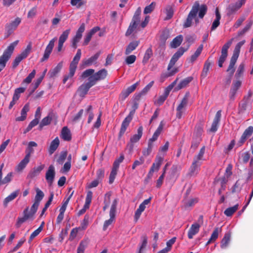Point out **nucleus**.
<instances>
[{"instance_id":"obj_41","label":"nucleus","mask_w":253,"mask_h":253,"mask_svg":"<svg viewBox=\"0 0 253 253\" xmlns=\"http://www.w3.org/2000/svg\"><path fill=\"white\" fill-rule=\"evenodd\" d=\"M92 110L93 108L91 105L87 106L86 108L85 109V114L88 116V124H90L94 118V114L93 113Z\"/></svg>"},{"instance_id":"obj_25","label":"nucleus","mask_w":253,"mask_h":253,"mask_svg":"<svg viewBox=\"0 0 253 253\" xmlns=\"http://www.w3.org/2000/svg\"><path fill=\"white\" fill-rule=\"evenodd\" d=\"M200 227V225L197 223H194L191 225L188 233V237L189 239H192L194 236L199 232Z\"/></svg>"},{"instance_id":"obj_49","label":"nucleus","mask_w":253,"mask_h":253,"mask_svg":"<svg viewBox=\"0 0 253 253\" xmlns=\"http://www.w3.org/2000/svg\"><path fill=\"white\" fill-rule=\"evenodd\" d=\"M230 235L226 234L221 242V248L222 249L226 248L230 241Z\"/></svg>"},{"instance_id":"obj_21","label":"nucleus","mask_w":253,"mask_h":253,"mask_svg":"<svg viewBox=\"0 0 253 253\" xmlns=\"http://www.w3.org/2000/svg\"><path fill=\"white\" fill-rule=\"evenodd\" d=\"M100 28L98 27H94L91 29L88 32H87L84 36V41L83 43V45H86L90 42L92 36L96 32L100 30Z\"/></svg>"},{"instance_id":"obj_4","label":"nucleus","mask_w":253,"mask_h":253,"mask_svg":"<svg viewBox=\"0 0 253 253\" xmlns=\"http://www.w3.org/2000/svg\"><path fill=\"white\" fill-rule=\"evenodd\" d=\"M245 43V41L243 40L239 42L235 46L233 54L230 59L229 65L226 71L230 74L231 76L233 75L235 72L234 66L239 56L241 47Z\"/></svg>"},{"instance_id":"obj_17","label":"nucleus","mask_w":253,"mask_h":253,"mask_svg":"<svg viewBox=\"0 0 253 253\" xmlns=\"http://www.w3.org/2000/svg\"><path fill=\"white\" fill-rule=\"evenodd\" d=\"M94 85V83L88 80L86 83L82 84L78 88V91L81 97H84L87 93L89 89Z\"/></svg>"},{"instance_id":"obj_13","label":"nucleus","mask_w":253,"mask_h":253,"mask_svg":"<svg viewBox=\"0 0 253 253\" xmlns=\"http://www.w3.org/2000/svg\"><path fill=\"white\" fill-rule=\"evenodd\" d=\"M56 39V38L55 37L49 41L48 45L45 48L43 55L41 59V62H43L48 59L50 54L52 51L53 48L54 46V42Z\"/></svg>"},{"instance_id":"obj_39","label":"nucleus","mask_w":253,"mask_h":253,"mask_svg":"<svg viewBox=\"0 0 253 253\" xmlns=\"http://www.w3.org/2000/svg\"><path fill=\"white\" fill-rule=\"evenodd\" d=\"M203 49V45L201 44L197 48L196 51L194 52L193 54H192L190 58V62L192 63H194L197 59V58L201 54Z\"/></svg>"},{"instance_id":"obj_27","label":"nucleus","mask_w":253,"mask_h":253,"mask_svg":"<svg viewBox=\"0 0 253 253\" xmlns=\"http://www.w3.org/2000/svg\"><path fill=\"white\" fill-rule=\"evenodd\" d=\"M138 84L139 83L137 82L131 86L128 87L126 90L123 91L121 94V97L123 99L126 98L131 92L135 90Z\"/></svg>"},{"instance_id":"obj_24","label":"nucleus","mask_w":253,"mask_h":253,"mask_svg":"<svg viewBox=\"0 0 253 253\" xmlns=\"http://www.w3.org/2000/svg\"><path fill=\"white\" fill-rule=\"evenodd\" d=\"M30 153L27 154L25 158L17 166L15 170L17 172L22 171L26 167L30 161Z\"/></svg>"},{"instance_id":"obj_40","label":"nucleus","mask_w":253,"mask_h":253,"mask_svg":"<svg viewBox=\"0 0 253 253\" xmlns=\"http://www.w3.org/2000/svg\"><path fill=\"white\" fill-rule=\"evenodd\" d=\"M183 41V36L178 35L173 39L170 42V47L171 48H176L179 46Z\"/></svg>"},{"instance_id":"obj_54","label":"nucleus","mask_w":253,"mask_h":253,"mask_svg":"<svg viewBox=\"0 0 253 253\" xmlns=\"http://www.w3.org/2000/svg\"><path fill=\"white\" fill-rule=\"evenodd\" d=\"M36 75V70H33L32 72L28 76V77L23 80V84H30L32 79L34 78L35 76Z\"/></svg>"},{"instance_id":"obj_61","label":"nucleus","mask_w":253,"mask_h":253,"mask_svg":"<svg viewBox=\"0 0 253 253\" xmlns=\"http://www.w3.org/2000/svg\"><path fill=\"white\" fill-rule=\"evenodd\" d=\"M232 168H233L232 165L231 164H229L226 169L225 172L224 173V175H225V176L226 177V178H229L232 175Z\"/></svg>"},{"instance_id":"obj_15","label":"nucleus","mask_w":253,"mask_h":253,"mask_svg":"<svg viewBox=\"0 0 253 253\" xmlns=\"http://www.w3.org/2000/svg\"><path fill=\"white\" fill-rule=\"evenodd\" d=\"M70 29H67L63 31L61 35L60 36L58 42L57 50L60 52L62 50L63 44L68 39L69 35L70 33Z\"/></svg>"},{"instance_id":"obj_22","label":"nucleus","mask_w":253,"mask_h":253,"mask_svg":"<svg viewBox=\"0 0 253 253\" xmlns=\"http://www.w3.org/2000/svg\"><path fill=\"white\" fill-rule=\"evenodd\" d=\"M44 165L41 164L38 167L32 169L27 175L28 178H34L40 174L42 170L44 168Z\"/></svg>"},{"instance_id":"obj_19","label":"nucleus","mask_w":253,"mask_h":253,"mask_svg":"<svg viewBox=\"0 0 253 253\" xmlns=\"http://www.w3.org/2000/svg\"><path fill=\"white\" fill-rule=\"evenodd\" d=\"M253 133V126H250L247 129H245L242 135L241 136L239 141H238L237 145L239 146H241L247 139L250 137Z\"/></svg>"},{"instance_id":"obj_59","label":"nucleus","mask_w":253,"mask_h":253,"mask_svg":"<svg viewBox=\"0 0 253 253\" xmlns=\"http://www.w3.org/2000/svg\"><path fill=\"white\" fill-rule=\"evenodd\" d=\"M144 161H145V159L143 158V157H142V156L140 157L139 158V160H135L134 162V163L132 166V169H134L136 168V167L142 165L144 163Z\"/></svg>"},{"instance_id":"obj_47","label":"nucleus","mask_w":253,"mask_h":253,"mask_svg":"<svg viewBox=\"0 0 253 253\" xmlns=\"http://www.w3.org/2000/svg\"><path fill=\"white\" fill-rule=\"evenodd\" d=\"M85 30V24L84 23H82L78 30L77 31L76 33V35L74 37L76 38L79 39L81 40L82 36H83V33L84 32Z\"/></svg>"},{"instance_id":"obj_8","label":"nucleus","mask_w":253,"mask_h":253,"mask_svg":"<svg viewBox=\"0 0 253 253\" xmlns=\"http://www.w3.org/2000/svg\"><path fill=\"white\" fill-rule=\"evenodd\" d=\"M189 97V93H186L181 100L180 103L178 105L176 108V118L178 119H181L182 117L183 114L185 111L186 107L188 104V98Z\"/></svg>"},{"instance_id":"obj_11","label":"nucleus","mask_w":253,"mask_h":253,"mask_svg":"<svg viewBox=\"0 0 253 253\" xmlns=\"http://www.w3.org/2000/svg\"><path fill=\"white\" fill-rule=\"evenodd\" d=\"M107 75V70L105 69H103L88 78V80L94 83V85H95L97 81L104 79L106 77Z\"/></svg>"},{"instance_id":"obj_20","label":"nucleus","mask_w":253,"mask_h":253,"mask_svg":"<svg viewBox=\"0 0 253 253\" xmlns=\"http://www.w3.org/2000/svg\"><path fill=\"white\" fill-rule=\"evenodd\" d=\"M100 52H97L94 55L87 59H84L82 61L81 66L83 68L91 65L96 63V60L100 55Z\"/></svg>"},{"instance_id":"obj_60","label":"nucleus","mask_w":253,"mask_h":253,"mask_svg":"<svg viewBox=\"0 0 253 253\" xmlns=\"http://www.w3.org/2000/svg\"><path fill=\"white\" fill-rule=\"evenodd\" d=\"M151 197H150L149 199L145 200L139 206V208H138L139 211H143L145 208L146 206L147 205H148L151 201Z\"/></svg>"},{"instance_id":"obj_6","label":"nucleus","mask_w":253,"mask_h":253,"mask_svg":"<svg viewBox=\"0 0 253 253\" xmlns=\"http://www.w3.org/2000/svg\"><path fill=\"white\" fill-rule=\"evenodd\" d=\"M31 49L32 43L30 42L27 45L26 48L16 57L12 63L13 67H16L23 59H25L31 52Z\"/></svg>"},{"instance_id":"obj_45","label":"nucleus","mask_w":253,"mask_h":253,"mask_svg":"<svg viewBox=\"0 0 253 253\" xmlns=\"http://www.w3.org/2000/svg\"><path fill=\"white\" fill-rule=\"evenodd\" d=\"M52 119V117L51 114H49L46 117H44L42 120L40 124V127L42 128L43 126H47L50 124Z\"/></svg>"},{"instance_id":"obj_56","label":"nucleus","mask_w":253,"mask_h":253,"mask_svg":"<svg viewBox=\"0 0 253 253\" xmlns=\"http://www.w3.org/2000/svg\"><path fill=\"white\" fill-rule=\"evenodd\" d=\"M242 84L241 81L237 80L233 82L232 86L230 88L231 90L237 92L238 90Z\"/></svg>"},{"instance_id":"obj_35","label":"nucleus","mask_w":253,"mask_h":253,"mask_svg":"<svg viewBox=\"0 0 253 253\" xmlns=\"http://www.w3.org/2000/svg\"><path fill=\"white\" fill-rule=\"evenodd\" d=\"M215 17L216 18L213 21L211 27V31L215 30L220 24L221 16L218 8H216L215 10Z\"/></svg>"},{"instance_id":"obj_53","label":"nucleus","mask_w":253,"mask_h":253,"mask_svg":"<svg viewBox=\"0 0 253 253\" xmlns=\"http://www.w3.org/2000/svg\"><path fill=\"white\" fill-rule=\"evenodd\" d=\"M110 215V218L108 220H106L104 222V225H103V230H106L108 227L110 225L113 221L115 220V215Z\"/></svg>"},{"instance_id":"obj_14","label":"nucleus","mask_w":253,"mask_h":253,"mask_svg":"<svg viewBox=\"0 0 253 253\" xmlns=\"http://www.w3.org/2000/svg\"><path fill=\"white\" fill-rule=\"evenodd\" d=\"M185 51V50L183 48H180L173 54L169 64L168 71H170V69L173 67L176 62L183 54Z\"/></svg>"},{"instance_id":"obj_46","label":"nucleus","mask_w":253,"mask_h":253,"mask_svg":"<svg viewBox=\"0 0 253 253\" xmlns=\"http://www.w3.org/2000/svg\"><path fill=\"white\" fill-rule=\"evenodd\" d=\"M118 169V168L113 167L109 176V184H112L114 181Z\"/></svg>"},{"instance_id":"obj_51","label":"nucleus","mask_w":253,"mask_h":253,"mask_svg":"<svg viewBox=\"0 0 253 253\" xmlns=\"http://www.w3.org/2000/svg\"><path fill=\"white\" fill-rule=\"evenodd\" d=\"M86 3L85 0H71V4L77 8H80Z\"/></svg>"},{"instance_id":"obj_58","label":"nucleus","mask_w":253,"mask_h":253,"mask_svg":"<svg viewBox=\"0 0 253 253\" xmlns=\"http://www.w3.org/2000/svg\"><path fill=\"white\" fill-rule=\"evenodd\" d=\"M178 69L177 68H173L172 67L170 71H169V73H168L167 75H165L163 77V76L164 75H162V77H161V79H162V82H163L164 80V78H167V77H170V76H173V75H174L175 73H176L177 72H178Z\"/></svg>"},{"instance_id":"obj_62","label":"nucleus","mask_w":253,"mask_h":253,"mask_svg":"<svg viewBox=\"0 0 253 253\" xmlns=\"http://www.w3.org/2000/svg\"><path fill=\"white\" fill-rule=\"evenodd\" d=\"M67 156V152L66 151H63L61 153L59 158L57 159V162L59 164H62L66 159Z\"/></svg>"},{"instance_id":"obj_32","label":"nucleus","mask_w":253,"mask_h":253,"mask_svg":"<svg viewBox=\"0 0 253 253\" xmlns=\"http://www.w3.org/2000/svg\"><path fill=\"white\" fill-rule=\"evenodd\" d=\"M139 44V41H135L130 42L128 45L126 46L125 54L126 55L129 54L132 51L135 50Z\"/></svg>"},{"instance_id":"obj_48","label":"nucleus","mask_w":253,"mask_h":253,"mask_svg":"<svg viewBox=\"0 0 253 253\" xmlns=\"http://www.w3.org/2000/svg\"><path fill=\"white\" fill-rule=\"evenodd\" d=\"M244 69L245 64L244 63H242L239 65L235 74V77L237 79L239 78L243 75Z\"/></svg>"},{"instance_id":"obj_55","label":"nucleus","mask_w":253,"mask_h":253,"mask_svg":"<svg viewBox=\"0 0 253 253\" xmlns=\"http://www.w3.org/2000/svg\"><path fill=\"white\" fill-rule=\"evenodd\" d=\"M94 73V70L92 69H89L85 70L83 72L81 77L83 79H85L87 77L92 76L91 75Z\"/></svg>"},{"instance_id":"obj_29","label":"nucleus","mask_w":253,"mask_h":253,"mask_svg":"<svg viewBox=\"0 0 253 253\" xmlns=\"http://www.w3.org/2000/svg\"><path fill=\"white\" fill-rule=\"evenodd\" d=\"M59 143L60 141L58 137H56L51 141L48 148L49 155H52L56 151L59 145Z\"/></svg>"},{"instance_id":"obj_44","label":"nucleus","mask_w":253,"mask_h":253,"mask_svg":"<svg viewBox=\"0 0 253 253\" xmlns=\"http://www.w3.org/2000/svg\"><path fill=\"white\" fill-rule=\"evenodd\" d=\"M88 243V240L87 239H84L82 240L79 245V246L77 249V253H84V251Z\"/></svg>"},{"instance_id":"obj_37","label":"nucleus","mask_w":253,"mask_h":253,"mask_svg":"<svg viewBox=\"0 0 253 253\" xmlns=\"http://www.w3.org/2000/svg\"><path fill=\"white\" fill-rule=\"evenodd\" d=\"M244 4L240 0L235 3L231 4L229 5L228 9L230 14L233 13L240 8Z\"/></svg>"},{"instance_id":"obj_18","label":"nucleus","mask_w":253,"mask_h":253,"mask_svg":"<svg viewBox=\"0 0 253 253\" xmlns=\"http://www.w3.org/2000/svg\"><path fill=\"white\" fill-rule=\"evenodd\" d=\"M55 176V168L53 165L49 166L45 173V179L49 185L53 183Z\"/></svg>"},{"instance_id":"obj_26","label":"nucleus","mask_w":253,"mask_h":253,"mask_svg":"<svg viewBox=\"0 0 253 253\" xmlns=\"http://www.w3.org/2000/svg\"><path fill=\"white\" fill-rule=\"evenodd\" d=\"M132 120V117L130 115L127 116L122 122L121 127L120 131V135L121 136L124 134L126 128L128 126L130 122Z\"/></svg>"},{"instance_id":"obj_1","label":"nucleus","mask_w":253,"mask_h":253,"mask_svg":"<svg viewBox=\"0 0 253 253\" xmlns=\"http://www.w3.org/2000/svg\"><path fill=\"white\" fill-rule=\"evenodd\" d=\"M208 10L205 4L201 6L198 1H196L192 6L187 17L183 24L184 28H188L194 23L197 26L199 23V18L202 19L206 14Z\"/></svg>"},{"instance_id":"obj_63","label":"nucleus","mask_w":253,"mask_h":253,"mask_svg":"<svg viewBox=\"0 0 253 253\" xmlns=\"http://www.w3.org/2000/svg\"><path fill=\"white\" fill-rule=\"evenodd\" d=\"M141 12V10L140 7H138L136 10L132 20L136 21L137 22H140V14Z\"/></svg>"},{"instance_id":"obj_12","label":"nucleus","mask_w":253,"mask_h":253,"mask_svg":"<svg viewBox=\"0 0 253 253\" xmlns=\"http://www.w3.org/2000/svg\"><path fill=\"white\" fill-rule=\"evenodd\" d=\"M137 133L134 134L130 139V143L127 144V147L130 152L132 151L133 148V143L138 142L141 138L143 133V127L140 126L137 129Z\"/></svg>"},{"instance_id":"obj_23","label":"nucleus","mask_w":253,"mask_h":253,"mask_svg":"<svg viewBox=\"0 0 253 253\" xmlns=\"http://www.w3.org/2000/svg\"><path fill=\"white\" fill-rule=\"evenodd\" d=\"M221 117V111H218L214 117L213 122L211 125V128H210V131L214 132L217 130L218 125L220 122Z\"/></svg>"},{"instance_id":"obj_52","label":"nucleus","mask_w":253,"mask_h":253,"mask_svg":"<svg viewBox=\"0 0 253 253\" xmlns=\"http://www.w3.org/2000/svg\"><path fill=\"white\" fill-rule=\"evenodd\" d=\"M92 198V192L91 191H88L87 192L86 196L85 198V204L84 206H85V208H89V205L91 202V200Z\"/></svg>"},{"instance_id":"obj_9","label":"nucleus","mask_w":253,"mask_h":253,"mask_svg":"<svg viewBox=\"0 0 253 253\" xmlns=\"http://www.w3.org/2000/svg\"><path fill=\"white\" fill-rule=\"evenodd\" d=\"M253 101V93L251 90H249L248 94L243 99L239 106L242 110H245L248 107H251Z\"/></svg>"},{"instance_id":"obj_28","label":"nucleus","mask_w":253,"mask_h":253,"mask_svg":"<svg viewBox=\"0 0 253 253\" xmlns=\"http://www.w3.org/2000/svg\"><path fill=\"white\" fill-rule=\"evenodd\" d=\"M36 195L35 198V202L33 205L38 208L40 205V202L43 199L44 197V193L39 188L36 189Z\"/></svg>"},{"instance_id":"obj_42","label":"nucleus","mask_w":253,"mask_h":253,"mask_svg":"<svg viewBox=\"0 0 253 253\" xmlns=\"http://www.w3.org/2000/svg\"><path fill=\"white\" fill-rule=\"evenodd\" d=\"M239 205L236 204L233 207H229L226 209L224 211V213L227 216H231L238 209Z\"/></svg>"},{"instance_id":"obj_2","label":"nucleus","mask_w":253,"mask_h":253,"mask_svg":"<svg viewBox=\"0 0 253 253\" xmlns=\"http://www.w3.org/2000/svg\"><path fill=\"white\" fill-rule=\"evenodd\" d=\"M37 207L36 206L34 207L32 205L31 207L30 208L29 207H27L23 212V216L22 217H18L17 219V221L15 226L17 228H19L21 225L25 222L27 220L32 221L34 219L35 214L36 213Z\"/></svg>"},{"instance_id":"obj_3","label":"nucleus","mask_w":253,"mask_h":253,"mask_svg":"<svg viewBox=\"0 0 253 253\" xmlns=\"http://www.w3.org/2000/svg\"><path fill=\"white\" fill-rule=\"evenodd\" d=\"M19 42L18 40L11 43L7 48L4 51L2 55L0 57V72L5 67L6 62L10 59L15 46Z\"/></svg>"},{"instance_id":"obj_31","label":"nucleus","mask_w":253,"mask_h":253,"mask_svg":"<svg viewBox=\"0 0 253 253\" xmlns=\"http://www.w3.org/2000/svg\"><path fill=\"white\" fill-rule=\"evenodd\" d=\"M61 137L65 141H70L71 139V131L67 126L62 128L61 132Z\"/></svg>"},{"instance_id":"obj_64","label":"nucleus","mask_w":253,"mask_h":253,"mask_svg":"<svg viewBox=\"0 0 253 253\" xmlns=\"http://www.w3.org/2000/svg\"><path fill=\"white\" fill-rule=\"evenodd\" d=\"M136 59V57L134 55H130L127 56L125 59L126 63L128 65L133 63Z\"/></svg>"},{"instance_id":"obj_38","label":"nucleus","mask_w":253,"mask_h":253,"mask_svg":"<svg viewBox=\"0 0 253 253\" xmlns=\"http://www.w3.org/2000/svg\"><path fill=\"white\" fill-rule=\"evenodd\" d=\"M29 110V104L27 103L24 105L22 108L21 112V116L16 118V120L18 121H23L26 118L27 116V113Z\"/></svg>"},{"instance_id":"obj_30","label":"nucleus","mask_w":253,"mask_h":253,"mask_svg":"<svg viewBox=\"0 0 253 253\" xmlns=\"http://www.w3.org/2000/svg\"><path fill=\"white\" fill-rule=\"evenodd\" d=\"M19 190H17L12 193H11L9 196L6 197L4 201H3V206L4 207H6L7 206L8 204L15 199L18 194H19Z\"/></svg>"},{"instance_id":"obj_7","label":"nucleus","mask_w":253,"mask_h":253,"mask_svg":"<svg viewBox=\"0 0 253 253\" xmlns=\"http://www.w3.org/2000/svg\"><path fill=\"white\" fill-rule=\"evenodd\" d=\"M233 39H231L225 43L222 47L221 55L219 58L218 65L219 67H222L223 64L225 61L228 55V49L232 43Z\"/></svg>"},{"instance_id":"obj_33","label":"nucleus","mask_w":253,"mask_h":253,"mask_svg":"<svg viewBox=\"0 0 253 253\" xmlns=\"http://www.w3.org/2000/svg\"><path fill=\"white\" fill-rule=\"evenodd\" d=\"M199 201L198 198H190L189 199H184L183 200V205L185 208H188L194 206Z\"/></svg>"},{"instance_id":"obj_36","label":"nucleus","mask_w":253,"mask_h":253,"mask_svg":"<svg viewBox=\"0 0 253 253\" xmlns=\"http://www.w3.org/2000/svg\"><path fill=\"white\" fill-rule=\"evenodd\" d=\"M139 23V22H138L131 20V21L128 26V28L126 31V33L125 34L126 36V37L130 36L136 29V28Z\"/></svg>"},{"instance_id":"obj_57","label":"nucleus","mask_w":253,"mask_h":253,"mask_svg":"<svg viewBox=\"0 0 253 253\" xmlns=\"http://www.w3.org/2000/svg\"><path fill=\"white\" fill-rule=\"evenodd\" d=\"M39 123V120H38V119H34L33 120H32L30 124H29L28 126H27L25 133H26L27 132H28L30 131L33 127L37 126Z\"/></svg>"},{"instance_id":"obj_34","label":"nucleus","mask_w":253,"mask_h":253,"mask_svg":"<svg viewBox=\"0 0 253 253\" xmlns=\"http://www.w3.org/2000/svg\"><path fill=\"white\" fill-rule=\"evenodd\" d=\"M193 78L192 77H187L179 83L177 86L176 87V90H180L182 88L186 87L188 84L193 80Z\"/></svg>"},{"instance_id":"obj_5","label":"nucleus","mask_w":253,"mask_h":253,"mask_svg":"<svg viewBox=\"0 0 253 253\" xmlns=\"http://www.w3.org/2000/svg\"><path fill=\"white\" fill-rule=\"evenodd\" d=\"M81 55V49H78L75 56L73 58V61L70 63L69 73L68 75H65L63 80V82L64 84H65L69 78L73 77L77 69V65L80 60Z\"/></svg>"},{"instance_id":"obj_16","label":"nucleus","mask_w":253,"mask_h":253,"mask_svg":"<svg viewBox=\"0 0 253 253\" xmlns=\"http://www.w3.org/2000/svg\"><path fill=\"white\" fill-rule=\"evenodd\" d=\"M21 19L19 17H17L14 20L12 21L10 23L6 25L5 29L8 35L11 34L13 31L16 29L18 26L21 23Z\"/></svg>"},{"instance_id":"obj_10","label":"nucleus","mask_w":253,"mask_h":253,"mask_svg":"<svg viewBox=\"0 0 253 253\" xmlns=\"http://www.w3.org/2000/svg\"><path fill=\"white\" fill-rule=\"evenodd\" d=\"M164 158L161 156H157L155 162L152 164L150 170L148 173L147 176L151 178L154 171H158L162 164Z\"/></svg>"},{"instance_id":"obj_50","label":"nucleus","mask_w":253,"mask_h":253,"mask_svg":"<svg viewBox=\"0 0 253 253\" xmlns=\"http://www.w3.org/2000/svg\"><path fill=\"white\" fill-rule=\"evenodd\" d=\"M74 191H72L71 192V194H70V195L69 196L68 198L65 201L63 202V203L62 204V205L59 211H63V212L65 211L67 207V205H68V204L69 203V202L70 199L71 198V197H72V196H73V195L74 194Z\"/></svg>"},{"instance_id":"obj_43","label":"nucleus","mask_w":253,"mask_h":253,"mask_svg":"<svg viewBox=\"0 0 253 253\" xmlns=\"http://www.w3.org/2000/svg\"><path fill=\"white\" fill-rule=\"evenodd\" d=\"M221 231V229L219 228H216L214 229L210 239L208 241L207 245L210 244L212 242L214 241L218 236L219 233Z\"/></svg>"}]
</instances>
